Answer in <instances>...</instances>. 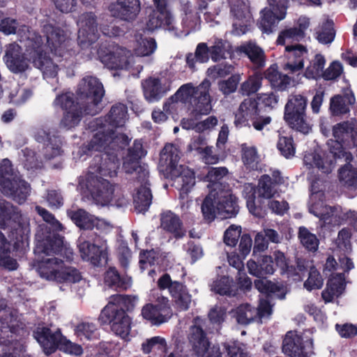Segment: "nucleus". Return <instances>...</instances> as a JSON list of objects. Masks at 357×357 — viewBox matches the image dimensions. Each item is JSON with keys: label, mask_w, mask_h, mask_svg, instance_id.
Instances as JSON below:
<instances>
[{"label": "nucleus", "mask_w": 357, "mask_h": 357, "mask_svg": "<svg viewBox=\"0 0 357 357\" xmlns=\"http://www.w3.org/2000/svg\"><path fill=\"white\" fill-rule=\"evenodd\" d=\"M104 155V159L102 155H95L90 164L86 177L87 190L98 204L118 208L126 206L128 199L121 188L98 176H115L119 168L117 153L113 155L105 153Z\"/></svg>", "instance_id": "nucleus-1"}, {"label": "nucleus", "mask_w": 357, "mask_h": 357, "mask_svg": "<svg viewBox=\"0 0 357 357\" xmlns=\"http://www.w3.org/2000/svg\"><path fill=\"white\" fill-rule=\"evenodd\" d=\"M127 119V107L119 103L114 105L107 115L105 123L101 119H97L95 123L100 126L98 130L92 137L86 148L89 151L105 152L114 155L119 150L124 149L130 142L128 136L116 132L109 127H121Z\"/></svg>", "instance_id": "nucleus-2"}, {"label": "nucleus", "mask_w": 357, "mask_h": 357, "mask_svg": "<svg viewBox=\"0 0 357 357\" xmlns=\"http://www.w3.org/2000/svg\"><path fill=\"white\" fill-rule=\"evenodd\" d=\"M353 129L352 124L348 121L334 126L333 135L336 140L332 142L329 153H323L322 155L317 153H307L304 156L305 164L310 167H317L321 173L328 174L334 168L335 158H344L347 160H351L353 158L352 155L344 151L340 142L346 137H349Z\"/></svg>", "instance_id": "nucleus-3"}, {"label": "nucleus", "mask_w": 357, "mask_h": 357, "mask_svg": "<svg viewBox=\"0 0 357 357\" xmlns=\"http://www.w3.org/2000/svg\"><path fill=\"white\" fill-rule=\"evenodd\" d=\"M62 247V238L55 234H49L44 237L37 235L36 251L45 255V257L38 262L37 267L41 278L56 281L57 276L63 266V261L51 256L60 252Z\"/></svg>", "instance_id": "nucleus-4"}, {"label": "nucleus", "mask_w": 357, "mask_h": 357, "mask_svg": "<svg viewBox=\"0 0 357 357\" xmlns=\"http://www.w3.org/2000/svg\"><path fill=\"white\" fill-rule=\"evenodd\" d=\"M130 296H112L108 304L101 310L98 317L102 324H109L111 330L122 339L127 340L131 329V319L123 310L127 303H131Z\"/></svg>", "instance_id": "nucleus-5"}, {"label": "nucleus", "mask_w": 357, "mask_h": 357, "mask_svg": "<svg viewBox=\"0 0 357 357\" xmlns=\"http://www.w3.org/2000/svg\"><path fill=\"white\" fill-rule=\"evenodd\" d=\"M220 189L216 192L210 191L202 204L203 215L209 220H213L216 215L222 219L231 218L238 212L236 197L231 192L230 187Z\"/></svg>", "instance_id": "nucleus-6"}, {"label": "nucleus", "mask_w": 357, "mask_h": 357, "mask_svg": "<svg viewBox=\"0 0 357 357\" xmlns=\"http://www.w3.org/2000/svg\"><path fill=\"white\" fill-rule=\"evenodd\" d=\"M210 87L211 82L206 79L196 87L192 83H188L182 85L172 98L189 102L195 115H206L212 110Z\"/></svg>", "instance_id": "nucleus-7"}, {"label": "nucleus", "mask_w": 357, "mask_h": 357, "mask_svg": "<svg viewBox=\"0 0 357 357\" xmlns=\"http://www.w3.org/2000/svg\"><path fill=\"white\" fill-rule=\"evenodd\" d=\"M180 151L172 144L165 146L160 153V164L181 185L183 190H189L195 183L194 172L189 168L178 165Z\"/></svg>", "instance_id": "nucleus-8"}, {"label": "nucleus", "mask_w": 357, "mask_h": 357, "mask_svg": "<svg viewBox=\"0 0 357 357\" xmlns=\"http://www.w3.org/2000/svg\"><path fill=\"white\" fill-rule=\"evenodd\" d=\"M0 186L2 193L19 204L30 195V185L14 172L11 162L3 159L0 164Z\"/></svg>", "instance_id": "nucleus-9"}, {"label": "nucleus", "mask_w": 357, "mask_h": 357, "mask_svg": "<svg viewBox=\"0 0 357 357\" xmlns=\"http://www.w3.org/2000/svg\"><path fill=\"white\" fill-rule=\"evenodd\" d=\"M13 227L15 231H12V238L15 240V243L24 242L27 240L30 234V224L29 218L21 213L17 207L5 200L0 201V229H6Z\"/></svg>", "instance_id": "nucleus-10"}, {"label": "nucleus", "mask_w": 357, "mask_h": 357, "mask_svg": "<svg viewBox=\"0 0 357 357\" xmlns=\"http://www.w3.org/2000/svg\"><path fill=\"white\" fill-rule=\"evenodd\" d=\"M24 28L19 33L26 41V52L35 67L40 69L46 78L54 77L58 73V66L46 55L43 51V40L38 33H27Z\"/></svg>", "instance_id": "nucleus-11"}, {"label": "nucleus", "mask_w": 357, "mask_h": 357, "mask_svg": "<svg viewBox=\"0 0 357 357\" xmlns=\"http://www.w3.org/2000/svg\"><path fill=\"white\" fill-rule=\"evenodd\" d=\"M76 94L77 105L83 106L86 114L93 116L99 112L105 90L98 78L93 76L84 77L78 84Z\"/></svg>", "instance_id": "nucleus-12"}, {"label": "nucleus", "mask_w": 357, "mask_h": 357, "mask_svg": "<svg viewBox=\"0 0 357 357\" xmlns=\"http://www.w3.org/2000/svg\"><path fill=\"white\" fill-rule=\"evenodd\" d=\"M307 99L301 94H291L284 107V119L293 130L303 134L311 130L307 121L305 110Z\"/></svg>", "instance_id": "nucleus-13"}, {"label": "nucleus", "mask_w": 357, "mask_h": 357, "mask_svg": "<svg viewBox=\"0 0 357 357\" xmlns=\"http://www.w3.org/2000/svg\"><path fill=\"white\" fill-rule=\"evenodd\" d=\"M150 296L152 303L146 304L141 311L143 318L156 326L167 322L173 316L168 298L155 290L152 291Z\"/></svg>", "instance_id": "nucleus-14"}, {"label": "nucleus", "mask_w": 357, "mask_h": 357, "mask_svg": "<svg viewBox=\"0 0 357 357\" xmlns=\"http://www.w3.org/2000/svg\"><path fill=\"white\" fill-rule=\"evenodd\" d=\"M202 319H194L193 325L189 328L188 338L196 357H222L218 346H211L206 334L201 327Z\"/></svg>", "instance_id": "nucleus-15"}, {"label": "nucleus", "mask_w": 357, "mask_h": 357, "mask_svg": "<svg viewBox=\"0 0 357 357\" xmlns=\"http://www.w3.org/2000/svg\"><path fill=\"white\" fill-rule=\"evenodd\" d=\"M97 54L100 61L111 69H126L133 60L130 51L115 45H102Z\"/></svg>", "instance_id": "nucleus-16"}, {"label": "nucleus", "mask_w": 357, "mask_h": 357, "mask_svg": "<svg viewBox=\"0 0 357 357\" xmlns=\"http://www.w3.org/2000/svg\"><path fill=\"white\" fill-rule=\"evenodd\" d=\"M158 287L160 290L167 289L172 298L174 304L180 311L188 310L192 301L185 285L178 281H172L169 274H163L158 280Z\"/></svg>", "instance_id": "nucleus-17"}, {"label": "nucleus", "mask_w": 357, "mask_h": 357, "mask_svg": "<svg viewBox=\"0 0 357 357\" xmlns=\"http://www.w3.org/2000/svg\"><path fill=\"white\" fill-rule=\"evenodd\" d=\"M73 93H66L56 96L54 101L55 106H59L66 111L64 116L61 121V127L66 129L74 128L81 121L83 114H87L84 111L83 106L74 102Z\"/></svg>", "instance_id": "nucleus-18"}, {"label": "nucleus", "mask_w": 357, "mask_h": 357, "mask_svg": "<svg viewBox=\"0 0 357 357\" xmlns=\"http://www.w3.org/2000/svg\"><path fill=\"white\" fill-rule=\"evenodd\" d=\"M79 250L84 260L98 266L102 259H106L107 245L105 240L92 233L88 240L79 245Z\"/></svg>", "instance_id": "nucleus-19"}, {"label": "nucleus", "mask_w": 357, "mask_h": 357, "mask_svg": "<svg viewBox=\"0 0 357 357\" xmlns=\"http://www.w3.org/2000/svg\"><path fill=\"white\" fill-rule=\"evenodd\" d=\"M144 155L142 144L135 141L133 146L128 149V155L124 159L123 169L126 174H135L134 183H144L149 178L148 170L139 164L140 158Z\"/></svg>", "instance_id": "nucleus-20"}, {"label": "nucleus", "mask_w": 357, "mask_h": 357, "mask_svg": "<svg viewBox=\"0 0 357 357\" xmlns=\"http://www.w3.org/2000/svg\"><path fill=\"white\" fill-rule=\"evenodd\" d=\"M233 18L232 33L240 36L244 34L250 25L252 16L247 0H229Z\"/></svg>", "instance_id": "nucleus-21"}, {"label": "nucleus", "mask_w": 357, "mask_h": 357, "mask_svg": "<svg viewBox=\"0 0 357 357\" xmlns=\"http://www.w3.org/2000/svg\"><path fill=\"white\" fill-rule=\"evenodd\" d=\"M283 352L291 357H310L313 354V341L311 338L305 340L291 332H289L282 345Z\"/></svg>", "instance_id": "nucleus-22"}, {"label": "nucleus", "mask_w": 357, "mask_h": 357, "mask_svg": "<svg viewBox=\"0 0 357 357\" xmlns=\"http://www.w3.org/2000/svg\"><path fill=\"white\" fill-rule=\"evenodd\" d=\"M43 31L46 38V43L43 42V51L45 52V50L49 47L55 54L63 56L64 51L70 43L66 31L49 24L43 26Z\"/></svg>", "instance_id": "nucleus-23"}, {"label": "nucleus", "mask_w": 357, "mask_h": 357, "mask_svg": "<svg viewBox=\"0 0 357 357\" xmlns=\"http://www.w3.org/2000/svg\"><path fill=\"white\" fill-rule=\"evenodd\" d=\"M33 336L46 355H50L59 348L63 335L59 328L39 326L33 332Z\"/></svg>", "instance_id": "nucleus-24"}, {"label": "nucleus", "mask_w": 357, "mask_h": 357, "mask_svg": "<svg viewBox=\"0 0 357 357\" xmlns=\"http://www.w3.org/2000/svg\"><path fill=\"white\" fill-rule=\"evenodd\" d=\"M78 43L84 48L95 43L98 37L96 16L92 13H84L79 20Z\"/></svg>", "instance_id": "nucleus-25"}, {"label": "nucleus", "mask_w": 357, "mask_h": 357, "mask_svg": "<svg viewBox=\"0 0 357 357\" xmlns=\"http://www.w3.org/2000/svg\"><path fill=\"white\" fill-rule=\"evenodd\" d=\"M271 8H265L261 11V18L258 25L263 32L271 33L276 24L285 18L287 3L284 5L280 3L269 4Z\"/></svg>", "instance_id": "nucleus-26"}, {"label": "nucleus", "mask_w": 357, "mask_h": 357, "mask_svg": "<svg viewBox=\"0 0 357 357\" xmlns=\"http://www.w3.org/2000/svg\"><path fill=\"white\" fill-rule=\"evenodd\" d=\"M112 16L123 21L132 22L141 10L139 0H116L108 8Z\"/></svg>", "instance_id": "nucleus-27"}, {"label": "nucleus", "mask_w": 357, "mask_h": 357, "mask_svg": "<svg viewBox=\"0 0 357 357\" xmlns=\"http://www.w3.org/2000/svg\"><path fill=\"white\" fill-rule=\"evenodd\" d=\"M4 61L8 68L14 73H23L29 68V59L22 52L21 47L16 43L6 47Z\"/></svg>", "instance_id": "nucleus-28"}, {"label": "nucleus", "mask_w": 357, "mask_h": 357, "mask_svg": "<svg viewBox=\"0 0 357 357\" xmlns=\"http://www.w3.org/2000/svg\"><path fill=\"white\" fill-rule=\"evenodd\" d=\"M287 61L283 69L290 73H295L303 69L304 60L307 58V50L301 45H287L285 46Z\"/></svg>", "instance_id": "nucleus-29"}, {"label": "nucleus", "mask_w": 357, "mask_h": 357, "mask_svg": "<svg viewBox=\"0 0 357 357\" xmlns=\"http://www.w3.org/2000/svg\"><path fill=\"white\" fill-rule=\"evenodd\" d=\"M160 227L166 233L175 238H181L186 234V230L180 217L171 211H162L160 215Z\"/></svg>", "instance_id": "nucleus-30"}, {"label": "nucleus", "mask_w": 357, "mask_h": 357, "mask_svg": "<svg viewBox=\"0 0 357 357\" xmlns=\"http://www.w3.org/2000/svg\"><path fill=\"white\" fill-rule=\"evenodd\" d=\"M258 112V105L255 99H244L235 113L234 125L237 128L250 127V121Z\"/></svg>", "instance_id": "nucleus-31"}, {"label": "nucleus", "mask_w": 357, "mask_h": 357, "mask_svg": "<svg viewBox=\"0 0 357 357\" xmlns=\"http://www.w3.org/2000/svg\"><path fill=\"white\" fill-rule=\"evenodd\" d=\"M282 240L283 234L281 231L268 227L264 228L255 235L253 255L268 250L269 243L279 244Z\"/></svg>", "instance_id": "nucleus-32"}, {"label": "nucleus", "mask_w": 357, "mask_h": 357, "mask_svg": "<svg viewBox=\"0 0 357 357\" xmlns=\"http://www.w3.org/2000/svg\"><path fill=\"white\" fill-rule=\"evenodd\" d=\"M67 213L75 224L83 229H92L94 227L101 229L103 225L107 226L102 220L97 218L84 209L69 210Z\"/></svg>", "instance_id": "nucleus-33"}, {"label": "nucleus", "mask_w": 357, "mask_h": 357, "mask_svg": "<svg viewBox=\"0 0 357 357\" xmlns=\"http://www.w3.org/2000/svg\"><path fill=\"white\" fill-rule=\"evenodd\" d=\"M134 185L136 192L133 195V201L135 208L139 212H144L148 210L151 204L152 195L149 188V179L146 182H135Z\"/></svg>", "instance_id": "nucleus-34"}, {"label": "nucleus", "mask_w": 357, "mask_h": 357, "mask_svg": "<svg viewBox=\"0 0 357 357\" xmlns=\"http://www.w3.org/2000/svg\"><path fill=\"white\" fill-rule=\"evenodd\" d=\"M310 211L318 217L324 225L335 226L339 225L342 222V218L337 207L324 206L318 209L316 206H312L310 208Z\"/></svg>", "instance_id": "nucleus-35"}, {"label": "nucleus", "mask_w": 357, "mask_h": 357, "mask_svg": "<svg viewBox=\"0 0 357 357\" xmlns=\"http://www.w3.org/2000/svg\"><path fill=\"white\" fill-rule=\"evenodd\" d=\"M345 289L344 275L337 274L331 278L322 291L321 296L326 303L331 302L335 297L340 296Z\"/></svg>", "instance_id": "nucleus-36"}, {"label": "nucleus", "mask_w": 357, "mask_h": 357, "mask_svg": "<svg viewBox=\"0 0 357 357\" xmlns=\"http://www.w3.org/2000/svg\"><path fill=\"white\" fill-rule=\"evenodd\" d=\"M279 172H274V182L268 175H263L259 181L257 192L259 197L271 199L278 193L275 188V183L281 182Z\"/></svg>", "instance_id": "nucleus-37"}, {"label": "nucleus", "mask_w": 357, "mask_h": 357, "mask_svg": "<svg viewBox=\"0 0 357 357\" xmlns=\"http://www.w3.org/2000/svg\"><path fill=\"white\" fill-rule=\"evenodd\" d=\"M44 136L38 135V140L44 142L43 153L46 158L52 159L61 153V140L57 137L53 135L50 136L49 133L43 132Z\"/></svg>", "instance_id": "nucleus-38"}, {"label": "nucleus", "mask_w": 357, "mask_h": 357, "mask_svg": "<svg viewBox=\"0 0 357 357\" xmlns=\"http://www.w3.org/2000/svg\"><path fill=\"white\" fill-rule=\"evenodd\" d=\"M354 102L355 98L352 93L337 95L331 99L330 109L335 116L345 114L349 112V106Z\"/></svg>", "instance_id": "nucleus-39"}, {"label": "nucleus", "mask_w": 357, "mask_h": 357, "mask_svg": "<svg viewBox=\"0 0 357 357\" xmlns=\"http://www.w3.org/2000/svg\"><path fill=\"white\" fill-rule=\"evenodd\" d=\"M105 282L115 289L126 290L131 287L132 280L128 276H121L116 269L110 267L105 274Z\"/></svg>", "instance_id": "nucleus-40"}, {"label": "nucleus", "mask_w": 357, "mask_h": 357, "mask_svg": "<svg viewBox=\"0 0 357 357\" xmlns=\"http://www.w3.org/2000/svg\"><path fill=\"white\" fill-rule=\"evenodd\" d=\"M264 76L273 87L280 91L286 89L291 82L290 77L287 75L279 73L275 65L267 68L264 72Z\"/></svg>", "instance_id": "nucleus-41"}, {"label": "nucleus", "mask_w": 357, "mask_h": 357, "mask_svg": "<svg viewBox=\"0 0 357 357\" xmlns=\"http://www.w3.org/2000/svg\"><path fill=\"white\" fill-rule=\"evenodd\" d=\"M228 169L225 167H211L208 169L206 178L209 184L208 188L210 191H218L220 188H225L229 186L227 183H222L220 181L228 174Z\"/></svg>", "instance_id": "nucleus-42"}, {"label": "nucleus", "mask_w": 357, "mask_h": 357, "mask_svg": "<svg viewBox=\"0 0 357 357\" xmlns=\"http://www.w3.org/2000/svg\"><path fill=\"white\" fill-rule=\"evenodd\" d=\"M241 52L245 54L252 63L258 68L265 64V54L263 50L256 43L249 42L241 45L238 48Z\"/></svg>", "instance_id": "nucleus-43"}, {"label": "nucleus", "mask_w": 357, "mask_h": 357, "mask_svg": "<svg viewBox=\"0 0 357 357\" xmlns=\"http://www.w3.org/2000/svg\"><path fill=\"white\" fill-rule=\"evenodd\" d=\"M210 47L205 43H199L195 49V54L188 53L185 56V61L188 66L195 70L196 62L207 63L210 58Z\"/></svg>", "instance_id": "nucleus-44"}, {"label": "nucleus", "mask_w": 357, "mask_h": 357, "mask_svg": "<svg viewBox=\"0 0 357 357\" xmlns=\"http://www.w3.org/2000/svg\"><path fill=\"white\" fill-rule=\"evenodd\" d=\"M74 333L81 340H92L98 338V328L92 321L82 320L75 325Z\"/></svg>", "instance_id": "nucleus-45"}, {"label": "nucleus", "mask_w": 357, "mask_h": 357, "mask_svg": "<svg viewBox=\"0 0 357 357\" xmlns=\"http://www.w3.org/2000/svg\"><path fill=\"white\" fill-rule=\"evenodd\" d=\"M142 87L148 101L153 102L161 98L162 92L159 79L150 77L142 82Z\"/></svg>", "instance_id": "nucleus-46"}, {"label": "nucleus", "mask_w": 357, "mask_h": 357, "mask_svg": "<svg viewBox=\"0 0 357 357\" xmlns=\"http://www.w3.org/2000/svg\"><path fill=\"white\" fill-rule=\"evenodd\" d=\"M182 10L183 15L182 23L183 26L190 31L195 30L200 24V17L198 13L193 8L191 3L187 1L183 4Z\"/></svg>", "instance_id": "nucleus-47"}, {"label": "nucleus", "mask_w": 357, "mask_h": 357, "mask_svg": "<svg viewBox=\"0 0 357 357\" xmlns=\"http://www.w3.org/2000/svg\"><path fill=\"white\" fill-rule=\"evenodd\" d=\"M212 291L220 295L234 296L236 288L232 278L222 276L214 280L211 284Z\"/></svg>", "instance_id": "nucleus-48"}, {"label": "nucleus", "mask_w": 357, "mask_h": 357, "mask_svg": "<svg viewBox=\"0 0 357 357\" xmlns=\"http://www.w3.org/2000/svg\"><path fill=\"white\" fill-rule=\"evenodd\" d=\"M0 243V266H3L10 271L17 269V261L8 255V252H10V243L1 231Z\"/></svg>", "instance_id": "nucleus-49"}, {"label": "nucleus", "mask_w": 357, "mask_h": 357, "mask_svg": "<svg viewBox=\"0 0 357 357\" xmlns=\"http://www.w3.org/2000/svg\"><path fill=\"white\" fill-rule=\"evenodd\" d=\"M335 32L333 28V22L331 20H326L316 29V38L322 44H330L335 38Z\"/></svg>", "instance_id": "nucleus-50"}, {"label": "nucleus", "mask_w": 357, "mask_h": 357, "mask_svg": "<svg viewBox=\"0 0 357 357\" xmlns=\"http://www.w3.org/2000/svg\"><path fill=\"white\" fill-rule=\"evenodd\" d=\"M24 28L26 29L24 31L25 33H37L33 31H30L29 27L25 25L18 26L17 21L13 19L6 18L0 23V31L3 32L6 35L17 33L20 38V41L24 43V47H26V41L19 33L22 29H24Z\"/></svg>", "instance_id": "nucleus-51"}, {"label": "nucleus", "mask_w": 357, "mask_h": 357, "mask_svg": "<svg viewBox=\"0 0 357 357\" xmlns=\"http://www.w3.org/2000/svg\"><path fill=\"white\" fill-rule=\"evenodd\" d=\"M236 318L241 324H248L257 319V310L250 304L240 305L235 310Z\"/></svg>", "instance_id": "nucleus-52"}, {"label": "nucleus", "mask_w": 357, "mask_h": 357, "mask_svg": "<svg viewBox=\"0 0 357 357\" xmlns=\"http://www.w3.org/2000/svg\"><path fill=\"white\" fill-rule=\"evenodd\" d=\"M350 160H347V164L339 170V178L345 185L357 188V169L351 164Z\"/></svg>", "instance_id": "nucleus-53"}, {"label": "nucleus", "mask_w": 357, "mask_h": 357, "mask_svg": "<svg viewBox=\"0 0 357 357\" xmlns=\"http://www.w3.org/2000/svg\"><path fill=\"white\" fill-rule=\"evenodd\" d=\"M326 60L324 56L320 54L315 55L307 67L305 76L308 79H317L323 75Z\"/></svg>", "instance_id": "nucleus-54"}, {"label": "nucleus", "mask_w": 357, "mask_h": 357, "mask_svg": "<svg viewBox=\"0 0 357 357\" xmlns=\"http://www.w3.org/2000/svg\"><path fill=\"white\" fill-rule=\"evenodd\" d=\"M298 238L301 244L310 251H316L319 246V239L305 227H299Z\"/></svg>", "instance_id": "nucleus-55"}, {"label": "nucleus", "mask_w": 357, "mask_h": 357, "mask_svg": "<svg viewBox=\"0 0 357 357\" xmlns=\"http://www.w3.org/2000/svg\"><path fill=\"white\" fill-rule=\"evenodd\" d=\"M262 77L260 75L250 76L243 82L239 89V92L243 96H250L256 93L261 86Z\"/></svg>", "instance_id": "nucleus-56"}, {"label": "nucleus", "mask_w": 357, "mask_h": 357, "mask_svg": "<svg viewBox=\"0 0 357 357\" xmlns=\"http://www.w3.org/2000/svg\"><path fill=\"white\" fill-rule=\"evenodd\" d=\"M81 279V273L77 268L66 266L63 262V266L57 276L56 282L75 283L80 281Z\"/></svg>", "instance_id": "nucleus-57"}, {"label": "nucleus", "mask_w": 357, "mask_h": 357, "mask_svg": "<svg viewBox=\"0 0 357 357\" xmlns=\"http://www.w3.org/2000/svg\"><path fill=\"white\" fill-rule=\"evenodd\" d=\"M230 53L229 45L222 40L216 41L213 45L210 47V55L214 62L226 59L227 54H230Z\"/></svg>", "instance_id": "nucleus-58"}, {"label": "nucleus", "mask_w": 357, "mask_h": 357, "mask_svg": "<svg viewBox=\"0 0 357 357\" xmlns=\"http://www.w3.org/2000/svg\"><path fill=\"white\" fill-rule=\"evenodd\" d=\"M143 351L149 354L152 351L158 350L162 354L167 352V343L165 340L160 336L153 337L147 339L142 345Z\"/></svg>", "instance_id": "nucleus-59"}, {"label": "nucleus", "mask_w": 357, "mask_h": 357, "mask_svg": "<svg viewBox=\"0 0 357 357\" xmlns=\"http://www.w3.org/2000/svg\"><path fill=\"white\" fill-rule=\"evenodd\" d=\"M156 47V43L153 38H141L137 41L135 52L139 56H149L155 52Z\"/></svg>", "instance_id": "nucleus-60"}, {"label": "nucleus", "mask_w": 357, "mask_h": 357, "mask_svg": "<svg viewBox=\"0 0 357 357\" xmlns=\"http://www.w3.org/2000/svg\"><path fill=\"white\" fill-rule=\"evenodd\" d=\"M303 36L296 28L290 27L282 31L277 39V43L281 45H287L290 43L299 42L303 39Z\"/></svg>", "instance_id": "nucleus-61"}, {"label": "nucleus", "mask_w": 357, "mask_h": 357, "mask_svg": "<svg viewBox=\"0 0 357 357\" xmlns=\"http://www.w3.org/2000/svg\"><path fill=\"white\" fill-rule=\"evenodd\" d=\"M277 147L281 154L287 158L292 157L295 154L294 139L290 136H280Z\"/></svg>", "instance_id": "nucleus-62"}, {"label": "nucleus", "mask_w": 357, "mask_h": 357, "mask_svg": "<svg viewBox=\"0 0 357 357\" xmlns=\"http://www.w3.org/2000/svg\"><path fill=\"white\" fill-rule=\"evenodd\" d=\"M242 160L244 165L249 169H255L259 163V155L256 148L243 147Z\"/></svg>", "instance_id": "nucleus-63"}, {"label": "nucleus", "mask_w": 357, "mask_h": 357, "mask_svg": "<svg viewBox=\"0 0 357 357\" xmlns=\"http://www.w3.org/2000/svg\"><path fill=\"white\" fill-rule=\"evenodd\" d=\"M323 284L324 280L320 273L314 267H312L310 269L308 278L304 282V287L308 291L319 289Z\"/></svg>", "instance_id": "nucleus-64"}]
</instances>
